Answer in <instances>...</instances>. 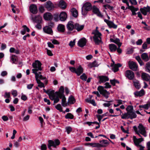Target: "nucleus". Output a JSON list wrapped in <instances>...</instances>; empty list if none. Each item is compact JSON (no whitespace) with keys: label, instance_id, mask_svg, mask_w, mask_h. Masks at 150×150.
<instances>
[{"label":"nucleus","instance_id":"1","mask_svg":"<svg viewBox=\"0 0 150 150\" xmlns=\"http://www.w3.org/2000/svg\"><path fill=\"white\" fill-rule=\"evenodd\" d=\"M98 27L96 28V30L93 31L92 32V34L94 35L93 37V39L94 42L96 45H99L102 43L101 37L102 34L97 30Z\"/></svg>","mask_w":150,"mask_h":150},{"label":"nucleus","instance_id":"2","mask_svg":"<svg viewBox=\"0 0 150 150\" xmlns=\"http://www.w3.org/2000/svg\"><path fill=\"white\" fill-rule=\"evenodd\" d=\"M64 93V88L63 86H61L58 92L54 93V103H58L59 100V97H61L63 96Z\"/></svg>","mask_w":150,"mask_h":150},{"label":"nucleus","instance_id":"3","mask_svg":"<svg viewBox=\"0 0 150 150\" xmlns=\"http://www.w3.org/2000/svg\"><path fill=\"white\" fill-rule=\"evenodd\" d=\"M42 64L40 61L37 60L32 64V66L34 69L32 70L33 73L34 74H37L38 71H41L42 69L41 67Z\"/></svg>","mask_w":150,"mask_h":150},{"label":"nucleus","instance_id":"4","mask_svg":"<svg viewBox=\"0 0 150 150\" xmlns=\"http://www.w3.org/2000/svg\"><path fill=\"white\" fill-rule=\"evenodd\" d=\"M48 147L49 149H51V146L56 148V146L59 145L60 143L59 140L58 139H55L54 141L49 140L48 141Z\"/></svg>","mask_w":150,"mask_h":150},{"label":"nucleus","instance_id":"5","mask_svg":"<svg viewBox=\"0 0 150 150\" xmlns=\"http://www.w3.org/2000/svg\"><path fill=\"white\" fill-rule=\"evenodd\" d=\"M98 90L100 93L107 98L109 97L110 93L106 90L104 89L103 87L99 86L98 88Z\"/></svg>","mask_w":150,"mask_h":150},{"label":"nucleus","instance_id":"6","mask_svg":"<svg viewBox=\"0 0 150 150\" xmlns=\"http://www.w3.org/2000/svg\"><path fill=\"white\" fill-rule=\"evenodd\" d=\"M138 132L145 137L147 136L146 128L142 124H139L138 126Z\"/></svg>","mask_w":150,"mask_h":150},{"label":"nucleus","instance_id":"7","mask_svg":"<svg viewBox=\"0 0 150 150\" xmlns=\"http://www.w3.org/2000/svg\"><path fill=\"white\" fill-rule=\"evenodd\" d=\"M31 19L33 22L38 23H41L42 22V17L40 15L33 16L31 17Z\"/></svg>","mask_w":150,"mask_h":150},{"label":"nucleus","instance_id":"8","mask_svg":"<svg viewBox=\"0 0 150 150\" xmlns=\"http://www.w3.org/2000/svg\"><path fill=\"white\" fill-rule=\"evenodd\" d=\"M92 6L91 3L88 2L85 3L84 4L81 8V11L82 14H84L83 13V9L86 11H89L90 10Z\"/></svg>","mask_w":150,"mask_h":150},{"label":"nucleus","instance_id":"9","mask_svg":"<svg viewBox=\"0 0 150 150\" xmlns=\"http://www.w3.org/2000/svg\"><path fill=\"white\" fill-rule=\"evenodd\" d=\"M129 67L130 69L133 71H136L138 68V66L136 63L133 61H129L128 62Z\"/></svg>","mask_w":150,"mask_h":150},{"label":"nucleus","instance_id":"10","mask_svg":"<svg viewBox=\"0 0 150 150\" xmlns=\"http://www.w3.org/2000/svg\"><path fill=\"white\" fill-rule=\"evenodd\" d=\"M87 42L86 39L84 38H83L78 41V45L80 47H83L86 45Z\"/></svg>","mask_w":150,"mask_h":150},{"label":"nucleus","instance_id":"11","mask_svg":"<svg viewBox=\"0 0 150 150\" xmlns=\"http://www.w3.org/2000/svg\"><path fill=\"white\" fill-rule=\"evenodd\" d=\"M125 75L130 80L132 79L134 77V73L132 71L130 70H127L126 71Z\"/></svg>","mask_w":150,"mask_h":150},{"label":"nucleus","instance_id":"12","mask_svg":"<svg viewBox=\"0 0 150 150\" xmlns=\"http://www.w3.org/2000/svg\"><path fill=\"white\" fill-rule=\"evenodd\" d=\"M45 8L48 11H50L54 9V6L53 4L51 1H48L46 2Z\"/></svg>","mask_w":150,"mask_h":150},{"label":"nucleus","instance_id":"13","mask_svg":"<svg viewBox=\"0 0 150 150\" xmlns=\"http://www.w3.org/2000/svg\"><path fill=\"white\" fill-rule=\"evenodd\" d=\"M92 10L93 12L98 17L101 18L103 17V15L101 14L98 8H97L95 6H93Z\"/></svg>","mask_w":150,"mask_h":150},{"label":"nucleus","instance_id":"14","mask_svg":"<svg viewBox=\"0 0 150 150\" xmlns=\"http://www.w3.org/2000/svg\"><path fill=\"white\" fill-rule=\"evenodd\" d=\"M44 32L47 34L52 35L53 34V31L51 28L49 26H46L43 28Z\"/></svg>","mask_w":150,"mask_h":150},{"label":"nucleus","instance_id":"15","mask_svg":"<svg viewBox=\"0 0 150 150\" xmlns=\"http://www.w3.org/2000/svg\"><path fill=\"white\" fill-rule=\"evenodd\" d=\"M43 90L44 92H45L49 95V98L51 100H54V91L48 90L46 91L45 89H43Z\"/></svg>","mask_w":150,"mask_h":150},{"label":"nucleus","instance_id":"16","mask_svg":"<svg viewBox=\"0 0 150 150\" xmlns=\"http://www.w3.org/2000/svg\"><path fill=\"white\" fill-rule=\"evenodd\" d=\"M133 139L134 143L137 146L140 145L139 144L144 141V139L142 138L137 139L135 136H133Z\"/></svg>","mask_w":150,"mask_h":150},{"label":"nucleus","instance_id":"17","mask_svg":"<svg viewBox=\"0 0 150 150\" xmlns=\"http://www.w3.org/2000/svg\"><path fill=\"white\" fill-rule=\"evenodd\" d=\"M43 18L45 20L49 21L52 19L53 16L50 13L47 12L44 13Z\"/></svg>","mask_w":150,"mask_h":150},{"label":"nucleus","instance_id":"18","mask_svg":"<svg viewBox=\"0 0 150 150\" xmlns=\"http://www.w3.org/2000/svg\"><path fill=\"white\" fill-rule=\"evenodd\" d=\"M140 10L144 16L146 15L147 12H149L150 13V7L149 6L141 8Z\"/></svg>","mask_w":150,"mask_h":150},{"label":"nucleus","instance_id":"19","mask_svg":"<svg viewBox=\"0 0 150 150\" xmlns=\"http://www.w3.org/2000/svg\"><path fill=\"white\" fill-rule=\"evenodd\" d=\"M59 17L61 21H64L66 20L67 18V14L64 12H62L60 13Z\"/></svg>","mask_w":150,"mask_h":150},{"label":"nucleus","instance_id":"20","mask_svg":"<svg viewBox=\"0 0 150 150\" xmlns=\"http://www.w3.org/2000/svg\"><path fill=\"white\" fill-rule=\"evenodd\" d=\"M30 10L32 13L33 14L36 13L38 11L36 5L34 4L31 5L30 6Z\"/></svg>","mask_w":150,"mask_h":150},{"label":"nucleus","instance_id":"21","mask_svg":"<svg viewBox=\"0 0 150 150\" xmlns=\"http://www.w3.org/2000/svg\"><path fill=\"white\" fill-rule=\"evenodd\" d=\"M83 71V69L81 65H79L76 69V74L78 76H80Z\"/></svg>","mask_w":150,"mask_h":150},{"label":"nucleus","instance_id":"22","mask_svg":"<svg viewBox=\"0 0 150 150\" xmlns=\"http://www.w3.org/2000/svg\"><path fill=\"white\" fill-rule=\"evenodd\" d=\"M67 27L68 30L70 31L72 30L74 28V24L73 22L70 21H69L67 25Z\"/></svg>","mask_w":150,"mask_h":150},{"label":"nucleus","instance_id":"23","mask_svg":"<svg viewBox=\"0 0 150 150\" xmlns=\"http://www.w3.org/2000/svg\"><path fill=\"white\" fill-rule=\"evenodd\" d=\"M145 91L143 89H142L139 91H137L134 92V94L136 97H140L144 95Z\"/></svg>","mask_w":150,"mask_h":150},{"label":"nucleus","instance_id":"24","mask_svg":"<svg viewBox=\"0 0 150 150\" xmlns=\"http://www.w3.org/2000/svg\"><path fill=\"white\" fill-rule=\"evenodd\" d=\"M99 142L100 143V144L102 146H100V147H105L109 144V142L107 140L105 139H103L100 141Z\"/></svg>","mask_w":150,"mask_h":150},{"label":"nucleus","instance_id":"25","mask_svg":"<svg viewBox=\"0 0 150 150\" xmlns=\"http://www.w3.org/2000/svg\"><path fill=\"white\" fill-rule=\"evenodd\" d=\"M41 72H38V73H37V74H35V79L36 80H39L38 79L39 78L42 80H44L46 79L45 77L43 76L42 75H41L40 74Z\"/></svg>","mask_w":150,"mask_h":150},{"label":"nucleus","instance_id":"26","mask_svg":"<svg viewBox=\"0 0 150 150\" xmlns=\"http://www.w3.org/2000/svg\"><path fill=\"white\" fill-rule=\"evenodd\" d=\"M84 27V25H80L78 23H76L74 24V29L79 31L83 30Z\"/></svg>","mask_w":150,"mask_h":150},{"label":"nucleus","instance_id":"27","mask_svg":"<svg viewBox=\"0 0 150 150\" xmlns=\"http://www.w3.org/2000/svg\"><path fill=\"white\" fill-rule=\"evenodd\" d=\"M99 78L100 79L99 82L100 83H104L109 80V79L108 77L105 76H100L99 77Z\"/></svg>","mask_w":150,"mask_h":150},{"label":"nucleus","instance_id":"28","mask_svg":"<svg viewBox=\"0 0 150 150\" xmlns=\"http://www.w3.org/2000/svg\"><path fill=\"white\" fill-rule=\"evenodd\" d=\"M98 65L99 64L96 61H94L92 62H90L88 64V67L90 68L93 67H97Z\"/></svg>","mask_w":150,"mask_h":150},{"label":"nucleus","instance_id":"29","mask_svg":"<svg viewBox=\"0 0 150 150\" xmlns=\"http://www.w3.org/2000/svg\"><path fill=\"white\" fill-rule=\"evenodd\" d=\"M71 12L74 17L75 18L77 17L78 15V11L76 8H72L71 10Z\"/></svg>","mask_w":150,"mask_h":150},{"label":"nucleus","instance_id":"30","mask_svg":"<svg viewBox=\"0 0 150 150\" xmlns=\"http://www.w3.org/2000/svg\"><path fill=\"white\" fill-rule=\"evenodd\" d=\"M109 47L110 51L112 52H115L117 49V46L115 44H109Z\"/></svg>","mask_w":150,"mask_h":150},{"label":"nucleus","instance_id":"31","mask_svg":"<svg viewBox=\"0 0 150 150\" xmlns=\"http://www.w3.org/2000/svg\"><path fill=\"white\" fill-rule=\"evenodd\" d=\"M58 6L62 9H64L66 8L67 4L64 1L61 0L59 2Z\"/></svg>","mask_w":150,"mask_h":150},{"label":"nucleus","instance_id":"32","mask_svg":"<svg viewBox=\"0 0 150 150\" xmlns=\"http://www.w3.org/2000/svg\"><path fill=\"white\" fill-rule=\"evenodd\" d=\"M87 145L92 146L93 147H97L98 148L100 147V146H102L99 143H88L86 144Z\"/></svg>","mask_w":150,"mask_h":150},{"label":"nucleus","instance_id":"33","mask_svg":"<svg viewBox=\"0 0 150 150\" xmlns=\"http://www.w3.org/2000/svg\"><path fill=\"white\" fill-rule=\"evenodd\" d=\"M62 98V105L63 107H65L67 106L68 105V103L66 102V98L64 96H63L61 97H59V98Z\"/></svg>","mask_w":150,"mask_h":150},{"label":"nucleus","instance_id":"34","mask_svg":"<svg viewBox=\"0 0 150 150\" xmlns=\"http://www.w3.org/2000/svg\"><path fill=\"white\" fill-rule=\"evenodd\" d=\"M142 58L145 62H147L149 60V57L148 54L146 53L142 54L141 55Z\"/></svg>","mask_w":150,"mask_h":150},{"label":"nucleus","instance_id":"35","mask_svg":"<svg viewBox=\"0 0 150 150\" xmlns=\"http://www.w3.org/2000/svg\"><path fill=\"white\" fill-rule=\"evenodd\" d=\"M142 77L144 80L146 81H148L150 79V76L146 73H142Z\"/></svg>","mask_w":150,"mask_h":150},{"label":"nucleus","instance_id":"36","mask_svg":"<svg viewBox=\"0 0 150 150\" xmlns=\"http://www.w3.org/2000/svg\"><path fill=\"white\" fill-rule=\"evenodd\" d=\"M57 30L58 31L63 32L65 30V26L64 25L62 24H59L57 27Z\"/></svg>","mask_w":150,"mask_h":150},{"label":"nucleus","instance_id":"37","mask_svg":"<svg viewBox=\"0 0 150 150\" xmlns=\"http://www.w3.org/2000/svg\"><path fill=\"white\" fill-rule=\"evenodd\" d=\"M121 66L122 65L120 64H115L112 67V70L114 72H116L118 70V67Z\"/></svg>","mask_w":150,"mask_h":150},{"label":"nucleus","instance_id":"38","mask_svg":"<svg viewBox=\"0 0 150 150\" xmlns=\"http://www.w3.org/2000/svg\"><path fill=\"white\" fill-rule=\"evenodd\" d=\"M75 102V99L74 97L72 96H70L69 98L68 103L70 104H73Z\"/></svg>","mask_w":150,"mask_h":150},{"label":"nucleus","instance_id":"39","mask_svg":"<svg viewBox=\"0 0 150 150\" xmlns=\"http://www.w3.org/2000/svg\"><path fill=\"white\" fill-rule=\"evenodd\" d=\"M133 82L136 88L137 89H139L140 88V85L138 81L136 79H134L133 80Z\"/></svg>","mask_w":150,"mask_h":150},{"label":"nucleus","instance_id":"40","mask_svg":"<svg viewBox=\"0 0 150 150\" xmlns=\"http://www.w3.org/2000/svg\"><path fill=\"white\" fill-rule=\"evenodd\" d=\"M129 114V118L132 119L133 118H135L137 117V115L133 111H131L128 112Z\"/></svg>","mask_w":150,"mask_h":150},{"label":"nucleus","instance_id":"41","mask_svg":"<svg viewBox=\"0 0 150 150\" xmlns=\"http://www.w3.org/2000/svg\"><path fill=\"white\" fill-rule=\"evenodd\" d=\"M108 25L110 28H116L117 27V25H115L112 22L110 21L108 23Z\"/></svg>","mask_w":150,"mask_h":150},{"label":"nucleus","instance_id":"42","mask_svg":"<svg viewBox=\"0 0 150 150\" xmlns=\"http://www.w3.org/2000/svg\"><path fill=\"white\" fill-rule=\"evenodd\" d=\"M116 110L117 111H119L120 112V113H119V112H117V113H116V115H109V116L110 117H115L118 116H119L121 114V113H122V112L120 110L119 108H116Z\"/></svg>","mask_w":150,"mask_h":150},{"label":"nucleus","instance_id":"43","mask_svg":"<svg viewBox=\"0 0 150 150\" xmlns=\"http://www.w3.org/2000/svg\"><path fill=\"white\" fill-rule=\"evenodd\" d=\"M107 112L104 114L102 115H97L96 116L98 118V120L100 123V121L102 119L104 116H106L107 115Z\"/></svg>","mask_w":150,"mask_h":150},{"label":"nucleus","instance_id":"44","mask_svg":"<svg viewBox=\"0 0 150 150\" xmlns=\"http://www.w3.org/2000/svg\"><path fill=\"white\" fill-rule=\"evenodd\" d=\"M135 59L138 61L140 66L144 65V63L143 62L139 56H137L136 57Z\"/></svg>","mask_w":150,"mask_h":150},{"label":"nucleus","instance_id":"45","mask_svg":"<svg viewBox=\"0 0 150 150\" xmlns=\"http://www.w3.org/2000/svg\"><path fill=\"white\" fill-rule=\"evenodd\" d=\"M65 117L66 119H72L74 118V116L71 113H69L65 115Z\"/></svg>","mask_w":150,"mask_h":150},{"label":"nucleus","instance_id":"46","mask_svg":"<svg viewBox=\"0 0 150 150\" xmlns=\"http://www.w3.org/2000/svg\"><path fill=\"white\" fill-rule=\"evenodd\" d=\"M113 41V42L117 44L118 47H120L122 45V43L120 42V40L119 39L116 38Z\"/></svg>","mask_w":150,"mask_h":150},{"label":"nucleus","instance_id":"47","mask_svg":"<svg viewBox=\"0 0 150 150\" xmlns=\"http://www.w3.org/2000/svg\"><path fill=\"white\" fill-rule=\"evenodd\" d=\"M121 118L122 119H127L129 118V114L128 112L124 113L122 115Z\"/></svg>","mask_w":150,"mask_h":150},{"label":"nucleus","instance_id":"48","mask_svg":"<svg viewBox=\"0 0 150 150\" xmlns=\"http://www.w3.org/2000/svg\"><path fill=\"white\" fill-rule=\"evenodd\" d=\"M38 84V86L39 87L42 88H44L45 86L44 84L40 80H36Z\"/></svg>","mask_w":150,"mask_h":150},{"label":"nucleus","instance_id":"49","mask_svg":"<svg viewBox=\"0 0 150 150\" xmlns=\"http://www.w3.org/2000/svg\"><path fill=\"white\" fill-rule=\"evenodd\" d=\"M145 69L146 71L150 73V62L146 63Z\"/></svg>","mask_w":150,"mask_h":150},{"label":"nucleus","instance_id":"50","mask_svg":"<svg viewBox=\"0 0 150 150\" xmlns=\"http://www.w3.org/2000/svg\"><path fill=\"white\" fill-rule=\"evenodd\" d=\"M126 110H127V112H129L133 111V107L132 105H129L126 108Z\"/></svg>","mask_w":150,"mask_h":150},{"label":"nucleus","instance_id":"51","mask_svg":"<svg viewBox=\"0 0 150 150\" xmlns=\"http://www.w3.org/2000/svg\"><path fill=\"white\" fill-rule=\"evenodd\" d=\"M139 107L140 108L139 110H142V109H141V108H143L146 110H147L149 109L148 105H147V104L144 105H140Z\"/></svg>","mask_w":150,"mask_h":150},{"label":"nucleus","instance_id":"52","mask_svg":"<svg viewBox=\"0 0 150 150\" xmlns=\"http://www.w3.org/2000/svg\"><path fill=\"white\" fill-rule=\"evenodd\" d=\"M128 8L130 9L131 11H137L138 10L139 8H135L133 6H129Z\"/></svg>","mask_w":150,"mask_h":150},{"label":"nucleus","instance_id":"53","mask_svg":"<svg viewBox=\"0 0 150 150\" xmlns=\"http://www.w3.org/2000/svg\"><path fill=\"white\" fill-rule=\"evenodd\" d=\"M80 79L83 81H86L87 79V77L85 73H83L80 77Z\"/></svg>","mask_w":150,"mask_h":150},{"label":"nucleus","instance_id":"54","mask_svg":"<svg viewBox=\"0 0 150 150\" xmlns=\"http://www.w3.org/2000/svg\"><path fill=\"white\" fill-rule=\"evenodd\" d=\"M103 7L106 9H109L110 10H112L113 9V7L112 6H111L107 4L104 5Z\"/></svg>","mask_w":150,"mask_h":150},{"label":"nucleus","instance_id":"55","mask_svg":"<svg viewBox=\"0 0 150 150\" xmlns=\"http://www.w3.org/2000/svg\"><path fill=\"white\" fill-rule=\"evenodd\" d=\"M55 108L60 112H62V108L60 104H58L55 106Z\"/></svg>","mask_w":150,"mask_h":150},{"label":"nucleus","instance_id":"56","mask_svg":"<svg viewBox=\"0 0 150 150\" xmlns=\"http://www.w3.org/2000/svg\"><path fill=\"white\" fill-rule=\"evenodd\" d=\"M10 58L13 63H14L16 60V56L14 55H12L11 57Z\"/></svg>","mask_w":150,"mask_h":150},{"label":"nucleus","instance_id":"57","mask_svg":"<svg viewBox=\"0 0 150 150\" xmlns=\"http://www.w3.org/2000/svg\"><path fill=\"white\" fill-rule=\"evenodd\" d=\"M133 129L136 132V134H137L139 137L142 138V136L140 135V132H138V129L136 126H134Z\"/></svg>","mask_w":150,"mask_h":150},{"label":"nucleus","instance_id":"58","mask_svg":"<svg viewBox=\"0 0 150 150\" xmlns=\"http://www.w3.org/2000/svg\"><path fill=\"white\" fill-rule=\"evenodd\" d=\"M110 81L111 83L113 86H115L116 83H119V81L115 79L111 80H110Z\"/></svg>","mask_w":150,"mask_h":150},{"label":"nucleus","instance_id":"59","mask_svg":"<svg viewBox=\"0 0 150 150\" xmlns=\"http://www.w3.org/2000/svg\"><path fill=\"white\" fill-rule=\"evenodd\" d=\"M66 129L68 134H69L72 131L71 127L69 126L66 127Z\"/></svg>","mask_w":150,"mask_h":150},{"label":"nucleus","instance_id":"60","mask_svg":"<svg viewBox=\"0 0 150 150\" xmlns=\"http://www.w3.org/2000/svg\"><path fill=\"white\" fill-rule=\"evenodd\" d=\"M75 39L73 41H71L69 44V45L71 47H72L75 44Z\"/></svg>","mask_w":150,"mask_h":150},{"label":"nucleus","instance_id":"61","mask_svg":"<svg viewBox=\"0 0 150 150\" xmlns=\"http://www.w3.org/2000/svg\"><path fill=\"white\" fill-rule=\"evenodd\" d=\"M11 93L14 97H16L17 95V92L16 90H12L11 91Z\"/></svg>","mask_w":150,"mask_h":150},{"label":"nucleus","instance_id":"62","mask_svg":"<svg viewBox=\"0 0 150 150\" xmlns=\"http://www.w3.org/2000/svg\"><path fill=\"white\" fill-rule=\"evenodd\" d=\"M131 4L134 5H136L137 4V2L136 0H129Z\"/></svg>","mask_w":150,"mask_h":150},{"label":"nucleus","instance_id":"63","mask_svg":"<svg viewBox=\"0 0 150 150\" xmlns=\"http://www.w3.org/2000/svg\"><path fill=\"white\" fill-rule=\"evenodd\" d=\"M47 149V146L46 144H43L41 146V149L42 150H45Z\"/></svg>","mask_w":150,"mask_h":150},{"label":"nucleus","instance_id":"64","mask_svg":"<svg viewBox=\"0 0 150 150\" xmlns=\"http://www.w3.org/2000/svg\"><path fill=\"white\" fill-rule=\"evenodd\" d=\"M7 74V72L6 71H3L1 72V75L2 76L4 77L6 76Z\"/></svg>","mask_w":150,"mask_h":150}]
</instances>
